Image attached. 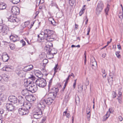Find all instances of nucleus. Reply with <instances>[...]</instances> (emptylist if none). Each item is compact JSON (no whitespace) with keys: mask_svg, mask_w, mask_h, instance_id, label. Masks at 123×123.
<instances>
[{"mask_svg":"<svg viewBox=\"0 0 123 123\" xmlns=\"http://www.w3.org/2000/svg\"><path fill=\"white\" fill-rule=\"evenodd\" d=\"M9 46L11 49H13L15 48V45L11 43L10 44Z\"/></svg>","mask_w":123,"mask_h":123,"instance_id":"473e14b6","label":"nucleus"},{"mask_svg":"<svg viewBox=\"0 0 123 123\" xmlns=\"http://www.w3.org/2000/svg\"><path fill=\"white\" fill-rule=\"evenodd\" d=\"M120 53V51H118L116 52V54L117 57L118 58H121L120 55L119 54Z\"/></svg>","mask_w":123,"mask_h":123,"instance_id":"cd10ccee","label":"nucleus"},{"mask_svg":"<svg viewBox=\"0 0 123 123\" xmlns=\"http://www.w3.org/2000/svg\"><path fill=\"white\" fill-rule=\"evenodd\" d=\"M103 7L104 5L102 2H100L98 3L96 9V12L97 14H98L101 12Z\"/></svg>","mask_w":123,"mask_h":123,"instance_id":"0eeeda50","label":"nucleus"},{"mask_svg":"<svg viewBox=\"0 0 123 123\" xmlns=\"http://www.w3.org/2000/svg\"><path fill=\"white\" fill-rule=\"evenodd\" d=\"M108 81L109 82H112L113 80V77L110 74L109 77H108Z\"/></svg>","mask_w":123,"mask_h":123,"instance_id":"393cba45","label":"nucleus"},{"mask_svg":"<svg viewBox=\"0 0 123 123\" xmlns=\"http://www.w3.org/2000/svg\"><path fill=\"white\" fill-rule=\"evenodd\" d=\"M106 74L105 73H104V72L103 73L102 76L103 77V78L105 77H106Z\"/></svg>","mask_w":123,"mask_h":123,"instance_id":"6e6d98bb","label":"nucleus"},{"mask_svg":"<svg viewBox=\"0 0 123 123\" xmlns=\"http://www.w3.org/2000/svg\"><path fill=\"white\" fill-rule=\"evenodd\" d=\"M36 84L40 87L43 88L46 85V80L43 78H40L37 80L36 81Z\"/></svg>","mask_w":123,"mask_h":123,"instance_id":"39448f33","label":"nucleus"},{"mask_svg":"<svg viewBox=\"0 0 123 123\" xmlns=\"http://www.w3.org/2000/svg\"><path fill=\"white\" fill-rule=\"evenodd\" d=\"M66 117L68 118H69L70 116V115L69 113H67L66 114Z\"/></svg>","mask_w":123,"mask_h":123,"instance_id":"4d7b16f0","label":"nucleus"},{"mask_svg":"<svg viewBox=\"0 0 123 123\" xmlns=\"http://www.w3.org/2000/svg\"><path fill=\"white\" fill-rule=\"evenodd\" d=\"M54 100V99L51 98L49 97L45 99L42 100L40 104L38 105V109L36 110L35 114H34V117L37 119L40 118L42 116V111L44 109L46 105H51Z\"/></svg>","mask_w":123,"mask_h":123,"instance_id":"f257e3e1","label":"nucleus"},{"mask_svg":"<svg viewBox=\"0 0 123 123\" xmlns=\"http://www.w3.org/2000/svg\"><path fill=\"white\" fill-rule=\"evenodd\" d=\"M29 92L27 88L22 90V94L24 96H25L26 98L27 97H28L29 98H30L32 97V96L29 95Z\"/></svg>","mask_w":123,"mask_h":123,"instance_id":"9d476101","label":"nucleus"},{"mask_svg":"<svg viewBox=\"0 0 123 123\" xmlns=\"http://www.w3.org/2000/svg\"><path fill=\"white\" fill-rule=\"evenodd\" d=\"M6 4L3 3H0V10H3L6 9Z\"/></svg>","mask_w":123,"mask_h":123,"instance_id":"412c9836","label":"nucleus"},{"mask_svg":"<svg viewBox=\"0 0 123 123\" xmlns=\"http://www.w3.org/2000/svg\"><path fill=\"white\" fill-rule=\"evenodd\" d=\"M51 90H54L55 92H49L48 93V95L49 98H51L54 99L57 95V93L58 92L59 89L58 88L54 87L52 88Z\"/></svg>","mask_w":123,"mask_h":123,"instance_id":"423d86ee","label":"nucleus"},{"mask_svg":"<svg viewBox=\"0 0 123 123\" xmlns=\"http://www.w3.org/2000/svg\"><path fill=\"white\" fill-rule=\"evenodd\" d=\"M9 30V28L7 26L5 25H2L1 32L7 34Z\"/></svg>","mask_w":123,"mask_h":123,"instance_id":"2eb2a0df","label":"nucleus"},{"mask_svg":"<svg viewBox=\"0 0 123 123\" xmlns=\"http://www.w3.org/2000/svg\"><path fill=\"white\" fill-rule=\"evenodd\" d=\"M50 5L51 6H55L57 8H58V7L56 3L54 1H51Z\"/></svg>","mask_w":123,"mask_h":123,"instance_id":"b1692460","label":"nucleus"},{"mask_svg":"<svg viewBox=\"0 0 123 123\" xmlns=\"http://www.w3.org/2000/svg\"><path fill=\"white\" fill-rule=\"evenodd\" d=\"M110 113L109 112H107L106 114L105 115V116L106 117H108L110 115Z\"/></svg>","mask_w":123,"mask_h":123,"instance_id":"37998d69","label":"nucleus"},{"mask_svg":"<svg viewBox=\"0 0 123 123\" xmlns=\"http://www.w3.org/2000/svg\"><path fill=\"white\" fill-rule=\"evenodd\" d=\"M75 102L76 103H79L80 102V100L79 98H76L75 99Z\"/></svg>","mask_w":123,"mask_h":123,"instance_id":"79ce46f5","label":"nucleus"},{"mask_svg":"<svg viewBox=\"0 0 123 123\" xmlns=\"http://www.w3.org/2000/svg\"><path fill=\"white\" fill-rule=\"evenodd\" d=\"M3 120V119L1 116H0V123H2V121Z\"/></svg>","mask_w":123,"mask_h":123,"instance_id":"e2e57ef3","label":"nucleus"},{"mask_svg":"<svg viewBox=\"0 0 123 123\" xmlns=\"http://www.w3.org/2000/svg\"><path fill=\"white\" fill-rule=\"evenodd\" d=\"M91 115V114L90 113V111H89L88 112H87V117L89 121L90 120Z\"/></svg>","mask_w":123,"mask_h":123,"instance_id":"bb28decb","label":"nucleus"},{"mask_svg":"<svg viewBox=\"0 0 123 123\" xmlns=\"http://www.w3.org/2000/svg\"><path fill=\"white\" fill-rule=\"evenodd\" d=\"M58 66V64H57L55 65V66L54 68L55 72L54 74V75L55 74V73L57 72V70L58 68H57Z\"/></svg>","mask_w":123,"mask_h":123,"instance_id":"c756f323","label":"nucleus"},{"mask_svg":"<svg viewBox=\"0 0 123 123\" xmlns=\"http://www.w3.org/2000/svg\"><path fill=\"white\" fill-rule=\"evenodd\" d=\"M9 78L8 76L6 75H5V76L3 77V79L5 81H7Z\"/></svg>","mask_w":123,"mask_h":123,"instance_id":"f704fd0d","label":"nucleus"},{"mask_svg":"<svg viewBox=\"0 0 123 123\" xmlns=\"http://www.w3.org/2000/svg\"><path fill=\"white\" fill-rule=\"evenodd\" d=\"M119 18L122 19L123 18V11L120 12L119 15Z\"/></svg>","mask_w":123,"mask_h":123,"instance_id":"2f4dec72","label":"nucleus"},{"mask_svg":"<svg viewBox=\"0 0 123 123\" xmlns=\"http://www.w3.org/2000/svg\"><path fill=\"white\" fill-rule=\"evenodd\" d=\"M116 93L114 91H113L112 93V97L113 98H114L116 97Z\"/></svg>","mask_w":123,"mask_h":123,"instance_id":"c9c22d12","label":"nucleus"},{"mask_svg":"<svg viewBox=\"0 0 123 123\" xmlns=\"http://www.w3.org/2000/svg\"><path fill=\"white\" fill-rule=\"evenodd\" d=\"M2 25H0V33L2 32Z\"/></svg>","mask_w":123,"mask_h":123,"instance_id":"338daca9","label":"nucleus"},{"mask_svg":"<svg viewBox=\"0 0 123 123\" xmlns=\"http://www.w3.org/2000/svg\"><path fill=\"white\" fill-rule=\"evenodd\" d=\"M4 87V86H0V91H2V88Z\"/></svg>","mask_w":123,"mask_h":123,"instance_id":"0e129e2a","label":"nucleus"},{"mask_svg":"<svg viewBox=\"0 0 123 123\" xmlns=\"http://www.w3.org/2000/svg\"><path fill=\"white\" fill-rule=\"evenodd\" d=\"M90 31V27H89L88 28V31L87 33V35H88L89 34V32Z\"/></svg>","mask_w":123,"mask_h":123,"instance_id":"a18cd8bd","label":"nucleus"},{"mask_svg":"<svg viewBox=\"0 0 123 123\" xmlns=\"http://www.w3.org/2000/svg\"><path fill=\"white\" fill-rule=\"evenodd\" d=\"M15 36L11 35L10 37V38L11 41H12L13 39V37H14Z\"/></svg>","mask_w":123,"mask_h":123,"instance_id":"09e8293b","label":"nucleus"},{"mask_svg":"<svg viewBox=\"0 0 123 123\" xmlns=\"http://www.w3.org/2000/svg\"><path fill=\"white\" fill-rule=\"evenodd\" d=\"M33 68V66L32 65H30L25 67L23 68V70L24 71L26 72L31 70Z\"/></svg>","mask_w":123,"mask_h":123,"instance_id":"f3484780","label":"nucleus"},{"mask_svg":"<svg viewBox=\"0 0 123 123\" xmlns=\"http://www.w3.org/2000/svg\"><path fill=\"white\" fill-rule=\"evenodd\" d=\"M38 38H40L39 40L40 42H43V40L45 39L47 42H52L53 41L56 35L54 31L52 30L46 29L44 32H42L39 35H38Z\"/></svg>","mask_w":123,"mask_h":123,"instance_id":"f03ea898","label":"nucleus"},{"mask_svg":"<svg viewBox=\"0 0 123 123\" xmlns=\"http://www.w3.org/2000/svg\"><path fill=\"white\" fill-rule=\"evenodd\" d=\"M106 54H104L102 55V57H103L105 58L106 56Z\"/></svg>","mask_w":123,"mask_h":123,"instance_id":"69168bd1","label":"nucleus"},{"mask_svg":"<svg viewBox=\"0 0 123 123\" xmlns=\"http://www.w3.org/2000/svg\"><path fill=\"white\" fill-rule=\"evenodd\" d=\"M19 40V38L17 35H15V37H13V39L12 41L13 42H15L17 41H18Z\"/></svg>","mask_w":123,"mask_h":123,"instance_id":"5701e85b","label":"nucleus"},{"mask_svg":"<svg viewBox=\"0 0 123 123\" xmlns=\"http://www.w3.org/2000/svg\"><path fill=\"white\" fill-rule=\"evenodd\" d=\"M118 94L119 95V96H119V97H120H120H121V96L122 95L121 92L120 91H119L118 92Z\"/></svg>","mask_w":123,"mask_h":123,"instance_id":"bf43d9fd","label":"nucleus"},{"mask_svg":"<svg viewBox=\"0 0 123 123\" xmlns=\"http://www.w3.org/2000/svg\"><path fill=\"white\" fill-rule=\"evenodd\" d=\"M108 117H104L103 119V121H105L106 120L108 119Z\"/></svg>","mask_w":123,"mask_h":123,"instance_id":"8fccbe9b","label":"nucleus"},{"mask_svg":"<svg viewBox=\"0 0 123 123\" xmlns=\"http://www.w3.org/2000/svg\"><path fill=\"white\" fill-rule=\"evenodd\" d=\"M79 90L78 91L80 92H81L83 90V86H80L78 87Z\"/></svg>","mask_w":123,"mask_h":123,"instance_id":"4c0bfd02","label":"nucleus"},{"mask_svg":"<svg viewBox=\"0 0 123 123\" xmlns=\"http://www.w3.org/2000/svg\"><path fill=\"white\" fill-rule=\"evenodd\" d=\"M75 2V0H70V3L71 6H73Z\"/></svg>","mask_w":123,"mask_h":123,"instance_id":"e433bc0d","label":"nucleus"},{"mask_svg":"<svg viewBox=\"0 0 123 123\" xmlns=\"http://www.w3.org/2000/svg\"><path fill=\"white\" fill-rule=\"evenodd\" d=\"M48 20L50 22L51 21L53 20V22H55V21L52 18H49L48 19Z\"/></svg>","mask_w":123,"mask_h":123,"instance_id":"49530a36","label":"nucleus"},{"mask_svg":"<svg viewBox=\"0 0 123 123\" xmlns=\"http://www.w3.org/2000/svg\"><path fill=\"white\" fill-rule=\"evenodd\" d=\"M9 57L8 54H7L5 55H3L2 57V59L3 61L5 62L7 61L9 59Z\"/></svg>","mask_w":123,"mask_h":123,"instance_id":"6ab92c4d","label":"nucleus"},{"mask_svg":"<svg viewBox=\"0 0 123 123\" xmlns=\"http://www.w3.org/2000/svg\"><path fill=\"white\" fill-rule=\"evenodd\" d=\"M36 78L33 75H30L28 77L26 82L25 83V84L27 83V88L29 92L34 93L37 90V85H34L32 84L33 82V81L35 80Z\"/></svg>","mask_w":123,"mask_h":123,"instance_id":"7ed1b4c3","label":"nucleus"},{"mask_svg":"<svg viewBox=\"0 0 123 123\" xmlns=\"http://www.w3.org/2000/svg\"><path fill=\"white\" fill-rule=\"evenodd\" d=\"M9 21L12 22H16L17 23L19 21L18 19L16 18L13 15H12L8 18Z\"/></svg>","mask_w":123,"mask_h":123,"instance_id":"1a4fd4ad","label":"nucleus"},{"mask_svg":"<svg viewBox=\"0 0 123 123\" xmlns=\"http://www.w3.org/2000/svg\"><path fill=\"white\" fill-rule=\"evenodd\" d=\"M39 2V4H42L43 3V2L44 1H43V2H41V0H37V2Z\"/></svg>","mask_w":123,"mask_h":123,"instance_id":"5fc2aeb1","label":"nucleus"},{"mask_svg":"<svg viewBox=\"0 0 123 123\" xmlns=\"http://www.w3.org/2000/svg\"><path fill=\"white\" fill-rule=\"evenodd\" d=\"M6 109L9 111H12L15 109V106L10 103H7L6 104Z\"/></svg>","mask_w":123,"mask_h":123,"instance_id":"ddd939ff","label":"nucleus"},{"mask_svg":"<svg viewBox=\"0 0 123 123\" xmlns=\"http://www.w3.org/2000/svg\"><path fill=\"white\" fill-rule=\"evenodd\" d=\"M51 42H46V46L45 47L44 50L45 52L47 54V56L49 55H52V58L53 57L54 54H56L57 53V50L55 49H51L53 47L52 43Z\"/></svg>","mask_w":123,"mask_h":123,"instance_id":"20e7f679","label":"nucleus"},{"mask_svg":"<svg viewBox=\"0 0 123 123\" xmlns=\"http://www.w3.org/2000/svg\"><path fill=\"white\" fill-rule=\"evenodd\" d=\"M118 48L120 50L121 49V46L120 44L117 45Z\"/></svg>","mask_w":123,"mask_h":123,"instance_id":"052dcab7","label":"nucleus"},{"mask_svg":"<svg viewBox=\"0 0 123 123\" xmlns=\"http://www.w3.org/2000/svg\"><path fill=\"white\" fill-rule=\"evenodd\" d=\"M18 100L19 103V105L21 106L24 105L25 102L24 98L21 96H19L18 97Z\"/></svg>","mask_w":123,"mask_h":123,"instance_id":"4468645a","label":"nucleus"},{"mask_svg":"<svg viewBox=\"0 0 123 123\" xmlns=\"http://www.w3.org/2000/svg\"><path fill=\"white\" fill-rule=\"evenodd\" d=\"M121 97H120H120H119V96H118V97L117 98V99L118 100V101L120 103H121Z\"/></svg>","mask_w":123,"mask_h":123,"instance_id":"de8ad7c7","label":"nucleus"},{"mask_svg":"<svg viewBox=\"0 0 123 123\" xmlns=\"http://www.w3.org/2000/svg\"><path fill=\"white\" fill-rule=\"evenodd\" d=\"M20 42L22 43V46H24L25 45V43L23 40H22Z\"/></svg>","mask_w":123,"mask_h":123,"instance_id":"a19ab883","label":"nucleus"},{"mask_svg":"<svg viewBox=\"0 0 123 123\" xmlns=\"http://www.w3.org/2000/svg\"><path fill=\"white\" fill-rule=\"evenodd\" d=\"M48 62V60L47 59H44L43 61V64H44L47 63Z\"/></svg>","mask_w":123,"mask_h":123,"instance_id":"ea45409f","label":"nucleus"},{"mask_svg":"<svg viewBox=\"0 0 123 123\" xmlns=\"http://www.w3.org/2000/svg\"><path fill=\"white\" fill-rule=\"evenodd\" d=\"M9 101L12 103L15 104L17 102V98L14 96H10L8 98Z\"/></svg>","mask_w":123,"mask_h":123,"instance_id":"9b49d317","label":"nucleus"},{"mask_svg":"<svg viewBox=\"0 0 123 123\" xmlns=\"http://www.w3.org/2000/svg\"><path fill=\"white\" fill-rule=\"evenodd\" d=\"M112 108H110L109 110V111L108 112H109L110 113H111L112 112Z\"/></svg>","mask_w":123,"mask_h":123,"instance_id":"13d9d810","label":"nucleus"},{"mask_svg":"<svg viewBox=\"0 0 123 123\" xmlns=\"http://www.w3.org/2000/svg\"><path fill=\"white\" fill-rule=\"evenodd\" d=\"M3 69L6 71H10L13 69V67L10 65H6L3 68Z\"/></svg>","mask_w":123,"mask_h":123,"instance_id":"a211bd4d","label":"nucleus"},{"mask_svg":"<svg viewBox=\"0 0 123 123\" xmlns=\"http://www.w3.org/2000/svg\"><path fill=\"white\" fill-rule=\"evenodd\" d=\"M36 74H37V76L38 77L39 79L41 78V77H42L43 76V74L39 71H38L37 72Z\"/></svg>","mask_w":123,"mask_h":123,"instance_id":"4be33fe9","label":"nucleus"},{"mask_svg":"<svg viewBox=\"0 0 123 123\" xmlns=\"http://www.w3.org/2000/svg\"><path fill=\"white\" fill-rule=\"evenodd\" d=\"M11 11L12 13L15 15H18L19 13V9L18 7H13L11 9Z\"/></svg>","mask_w":123,"mask_h":123,"instance_id":"f8f14e48","label":"nucleus"},{"mask_svg":"<svg viewBox=\"0 0 123 123\" xmlns=\"http://www.w3.org/2000/svg\"><path fill=\"white\" fill-rule=\"evenodd\" d=\"M85 8H82L79 13V15L80 16H81L84 12Z\"/></svg>","mask_w":123,"mask_h":123,"instance_id":"7c9ffc66","label":"nucleus"},{"mask_svg":"<svg viewBox=\"0 0 123 123\" xmlns=\"http://www.w3.org/2000/svg\"><path fill=\"white\" fill-rule=\"evenodd\" d=\"M90 64L93 69H95L97 67V63L94 58H93V60H91Z\"/></svg>","mask_w":123,"mask_h":123,"instance_id":"dca6fc26","label":"nucleus"},{"mask_svg":"<svg viewBox=\"0 0 123 123\" xmlns=\"http://www.w3.org/2000/svg\"><path fill=\"white\" fill-rule=\"evenodd\" d=\"M84 55L85 59L84 60V63L85 64L86 62V52H85V53L84 54Z\"/></svg>","mask_w":123,"mask_h":123,"instance_id":"c03bdc74","label":"nucleus"},{"mask_svg":"<svg viewBox=\"0 0 123 123\" xmlns=\"http://www.w3.org/2000/svg\"><path fill=\"white\" fill-rule=\"evenodd\" d=\"M14 4H17L20 1V0H10Z\"/></svg>","mask_w":123,"mask_h":123,"instance_id":"a878e982","label":"nucleus"},{"mask_svg":"<svg viewBox=\"0 0 123 123\" xmlns=\"http://www.w3.org/2000/svg\"><path fill=\"white\" fill-rule=\"evenodd\" d=\"M51 80H50L49 83V87L50 86H51V84L52 82V80H51Z\"/></svg>","mask_w":123,"mask_h":123,"instance_id":"864d4df0","label":"nucleus"},{"mask_svg":"<svg viewBox=\"0 0 123 123\" xmlns=\"http://www.w3.org/2000/svg\"><path fill=\"white\" fill-rule=\"evenodd\" d=\"M89 84V81L88 80H87L85 82V85L86 86L88 85Z\"/></svg>","mask_w":123,"mask_h":123,"instance_id":"603ef678","label":"nucleus"},{"mask_svg":"<svg viewBox=\"0 0 123 123\" xmlns=\"http://www.w3.org/2000/svg\"><path fill=\"white\" fill-rule=\"evenodd\" d=\"M46 118L44 117L42 120L40 122V123H45V121L46 120Z\"/></svg>","mask_w":123,"mask_h":123,"instance_id":"58836bf2","label":"nucleus"},{"mask_svg":"<svg viewBox=\"0 0 123 123\" xmlns=\"http://www.w3.org/2000/svg\"><path fill=\"white\" fill-rule=\"evenodd\" d=\"M16 73L18 75L20 76H22V71H16Z\"/></svg>","mask_w":123,"mask_h":123,"instance_id":"72a5a7b5","label":"nucleus"},{"mask_svg":"<svg viewBox=\"0 0 123 123\" xmlns=\"http://www.w3.org/2000/svg\"><path fill=\"white\" fill-rule=\"evenodd\" d=\"M35 22V21H33L32 22V24L31 25V28L33 26V24Z\"/></svg>","mask_w":123,"mask_h":123,"instance_id":"680f3d73","label":"nucleus"},{"mask_svg":"<svg viewBox=\"0 0 123 123\" xmlns=\"http://www.w3.org/2000/svg\"><path fill=\"white\" fill-rule=\"evenodd\" d=\"M110 5H108L107 7H106L105 9V13L106 15H108V12L109 9L108 7Z\"/></svg>","mask_w":123,"mask_h":123,"instance_id":"c85d7f7f","label":"nucleus"},{"mask_svg":"<svg viewBox=\"0 0 123 123\" xmlns=\"http://www.w3.org/2000/svg\"><path fill=\"white\" fill-rule=\"evenodd\" d=\"M118 118L119 120L120 121H122L123 120V118L121 116H119L118 117Z\"/></svg>","mask_w":123,"mask_h":123,"instance_id":"3c124183","label":"nucleus"},{"mask_svg":"<svg viewBox=\"0 0 123 123\" xmlns=\"http://www.w3.org/2000/svg\"><path fill=\"white\" fill-rule=\"evenodd\" d=\"M76 85V83L74 82L73 85V87L74 88L75 87V86Z\"/></svg>","mask_w":123,"mask_h":123,"instance_id":"774afa93","label":"nucleus"},{"mask_svg":"<svg viewBox=\"0 0 123 123\" xmlns=\"http://www.w3.org/2000/svg\"><path fill=\"white\" fill-rule=\"evenodd\" d=\"M18 111L19 114L21 115H26L29 113V111L26 110L24 107L20 108Z\"/></svg>","mask_w":123,"mask_h":123,"instance_id":"6e6552de","label":"nucleus"},{"mask_svg":"<svg viewBox=\"0 0 123 123\" xmlns=\"http://www.w3.org/2000/svg\"><path fill=\"white\" fill-rule=\"evenodd\" d=\"M23 107L25 108L26 110H28L31 108L32 105L31 103H28L23 105Z\"/></svg>","mask_w":123,"mask_h":123,"instance_id":"aec40b11","label":"nucleus"}]
</instances>
